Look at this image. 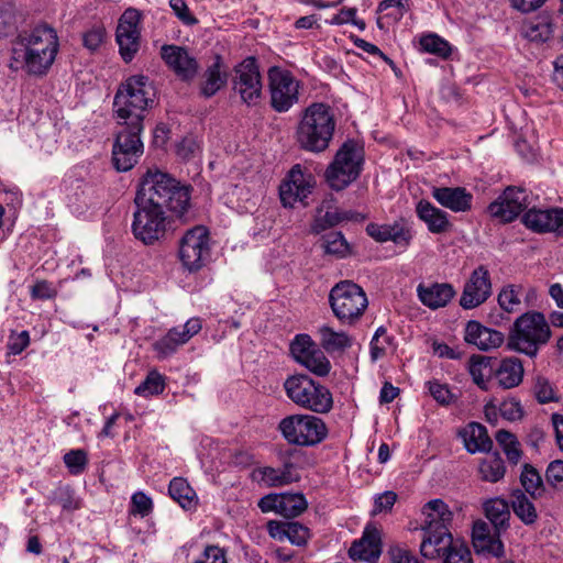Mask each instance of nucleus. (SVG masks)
<instances>
[{
    "label": "nucleus",
    "instance_id": "f257e3e1",
    "mask_svg": "<svg viewBox=\"0 0 563 563\" xmlns=\"http://www.w3.org/2000/svg\"><path fill=\"white\" fill-rule=\"evenodd\" d=\"M58 52L56 31L37 25L30 32L20 33L12 42L9 67L16 71L24 68L27 74L43 76L53 65Z\"/></svg>",
    "mask_w": 563,
    "mask_h": 563
},
{
    "label": "nucleus",
    "instance_id": "f03ea898",
    "mask_svg": "<svg viewBox=\"0 0 563 563\" xmlns=\"http://www.w3.org/2000/svg\"><path fill=\"white\" fill-rule=\"evenodd\" d=\"M190 191V186L181 185L169 174L148 169L135 196L144 203L181 217L189 208Z\"/></svg>",
    "mask_w": 563,
    "mask_h": 563
},
{
    "label": "nucleus",
    "instance_id": "7ed1b4c3",
    "mask_svg": "<svg viewBox=\"0 0 563 563\" xmlns=\"http://www.w3.org/2000/svg\"><path fill=\"white\" fill-rule=\"evenodd\" d=\"M336 118L332 108L324 102H312L302 112L295 137L300 150L323 153L334 137Z\"/></svg>",
    "mask_w": 563,
    "mask_h": 563
},
{
    "label": "nucleus",
    "instance_id": "20e7f679",
    "mask_svg": "<svg viewBox=\"0 0 563 563\" xmlns=\"http://www.w3.org/2000/svg\"><path fill=\"white\" fill-rule=\"evenodd\" d=\"M154 88L148 77L135 75L120 85L113 100L119 124L143 131L145 113L154 102Z\"/></svg>",
    "mask_w": 563,
    "mask_h": 563
},
{
    "label": "nucleus",
    "instance_id": "39448f33",
    "mask_svg": "<svg viewBox=\"0 0 563 563\" xmlns=\"http://www.w3.org/2000/svg\"><path fill=\"white\" fill-rule=\"evenodd\" d=\"M551 335L550 323L544 314L538 311H528L515 320L507 339V347L534 358L539 351L549 343Z\"/></svg>",
    "mask_w": 563,
    "mask_h": 563
},
{
    "label": "nucleus",
    "instance_id": "423d86ee",
    "mask_svg": "<svg viewBox=\"0 0 563 563\" xmlns=\"http://www.w3.org/2000/svg\"><path fill=\"white\" fill-rule=\"evenodd\" d=\"M283 387L287 397L302 409L316 413H328L333 407L329 388L306 374L287 377Z\"/></svg>",
    "mask_w": 563,
    "mask_h": 563
},
{
    "label": "nucleus",
    "instance_id": "0eeeda50",
    "mask_svg": "<svg viewBox=\"0 0 563 563\" xmlns=\"http://www.w3.org/2000/svg\"><path fill=\"white\" fill-rule=\"evenodd\" d=\"M363 162V145L355 140H346L325 170V179L329 186L336 191L346 188L360 176Z\"/></svg>",
    "mask_w": 563,
    "mask_h": 563
},
{
    "label": "nucleus",
    "instance_id": "6e6552de",
    "mask_svg": "<svg viewBox=\"0 0 563 563\" xmlns=\"http://www.w3.org/2000/svg\"><path fill=\"white\" fill-rule=\"evenodd\" d=\"M329 302L334 316L346 324L360 320L368 306L365 291L352 280L335 284L330 290Z\"/></svg>",
    "mask_w": 563,
    "mask_h": 563
},
{
    "label": "nucleus",
    "instance_id": "1a4fd4ad",
    "mask_svg": "<svg viewBox=\"0 0 563 563\" xmlns=\"http://www.w3.org/2000/svg\"><path fill=\"white\" fill-rule=\"evenodd\" d=\"M278 431L287 443L298 446H313L328 435L324 421L312 415H290L278 423Z\"/></svg>",
    "mask_w": 563,
    "mask_h": 563
},
{
    "label": "nucleus",
    "instance_id": "9d476101",
    "mask_svg": "<svg viewBox=\"0 0 563 563\" xmlns=\"http://www.w3.org/2000/svg\"><path fill=\"white\" fill-rule=\"evenodd\" d=\"M178 258L188 273L202 269L211 258L209 231L203 225L188 229L178 242Z\"/></svg>",
    "mask_w": 563,
    "mask_h": 563
},
{
    "label": "nucleus",
    "instance_id": "9b49d317",
    "mask_svg": "<svg viewBox=\"0 0 563 563\" xmlns=\"http://www.w3.org/2000/svg\"><path fill=\"white\" fill-rule=\"evenodd\" d=\"M136 210L133 214L132 231L134 236L146 245H152L163 239L167 231L166 211L154 206L143 203L139 197L134 198Z\"/></svg>",
    "mask_w": 563,
    "mask_h": 563
},
{
    "label": "nucleus",
    "instance_id": "f8f14e48",
    "mask_svg": "<svg viewBox=\"0 0 563 563\" xmlns=\"http://www.w3.org/2000/svg\"><path fill=\"white\" fill-rule=\"evenodd\" d=\"M231 85L243 103L253 107L260 102L263 84L255 57H246L233 67Z\"/></svg>",
    "mask_w": 563,
    "mask_h": 563
},
{
    "label": "nucleus",
    "instance_id": "ddd939ff",
    "mask_svg": "<svg viewBox=\"0 0 563 563\" xmlns=\"http://www.w3.org/2000/svg\"><path fill=\"white\" fill-rule=\"evenodd\" d=\"M422 514L424 521L421 525L423 531V538L420 545V551H428L431 549V543L440 540L443 541V537L450 534L449 525L452 521L453 514L449 509L448 505L441 499H433L423 506Z\"/></svg>",
    "mask_w": 563,
    "mask_h": 563
},
{
    "label": "nucleus",
    "instance_id": "4468645a",
    "mask_svg": "<svg viewBox=\"0 0 563 563\" xmlns=\"http://www.w3.org/2000/svg\"><path fill=\"white\" fill-rule=\"evenodd\" d=\"M119 125L121 129L118 131L113 143L112 163L118 172H128L137 164L143 154L142 131L125 124Z\"/></svg>",
    "mask_w": 563,
    "mask_h": 563
},
{
    "label": "nucleus",
    "instance_id": "2eb2a0df",
    "mask_svg": "<svg viewBox=\"0 0 563 563\" xmlns=\"http://www.w3.org/2000/svg\"><path fill=\"white\" fill-rule=\"evenodd\" d=\"M316 180L311 173L302 169L300 164L290 168L279 186V197L284 207L294 208L297 202L308 206V197L314 188Z\"/></svg>",
    "mask_w": 563,
    "mask_h": 563
},
{
    "label": "nucleus",
    "instance_id": "dca6fc26",
    "mask_svg": "<svg viewBox=\"0 0 563 563\" xmlns=\"http://www.w3.org/2000/svg\"><path fill=\"white\" fill-rule=\"evenodd\" d=\"M141 19V12L134 8L126 9L119 19L115 41L120 56L125 63H130L140 49Z\"/></svg>",
    "mask_w": 563,
    "mask_h": 563
},
{
    "label": "nucleus",
    "instance_id": "f3484780",
    "mask_svg": "<svg viewBox=\"0 0 563 563\" xmlns=\"http://www.w3.org/2000/svg\"><path fill=\"white\" fill-rule=\"evenodd\" d=\"M271 106L276 112H287L299 100V81L289 71L271 69Z\"/></svg>",
    "mask_w": 563,
    "mask_h": 563
},
{
    "label": "nucleus",
    "instance_id": "a211bd4d",
    "mask_svg": "<svg viewBox=\"0 0 563 563\" xmlns=\"http://www.w3.org/2000/svg\"><path fill=\"white\" fill-rule=\"evenodd\" d=\"M529 205L527 190L521 187H507L487 210L501 222L514 221Z\"/></svg>",
    "mask_w": 563,
    "mask_h": 563
},
{
    "label": "nucleus",
    "instance_id": "6ab92c4d",
    "mask_svg": "<svg viewBox=\"0 0 563 563\" xmlns=\"http://www.w3.org/2000/svg\"><path fill=\"white\" fill-rule=\"evenodd\" d=\"M521 222L534 233H554L562 236L563 208L540 209L533 207L523 213Z\"/></svg>",
    "mask_w": 563,
    "mask_h": 563
},
{
    "label": "nucleus",
    "instance_id": "aec40b11",
    "mask_svg": "<svg viewBox=\"0 0 563 563\" xmlns=\"http://www.w3.org/2000/svg\"><path fill=\"white\" fill-rule=\"evenodd\" d=\"M492 295V282L488 269L481 265L475 268L464 285L460 305L473 309L484 303Z\"/></svg>",
    "mask_w": 563,
    "mask_h": 563
},
{
    "label": "nucleus",
    "instance_id": "412c9836",
    "mask_svg": "<svg viewBox=\"0 0 563 563\" xmlns=\"http://www.w3.org/2000/svg\"><path fill=\"white\" fill-rule=\"evenodd\" d=\"M443 541L440 540L431 543V549L420 551L422 556L427 559H442V563H473L472 553L467 544L460 540L453 539L452 534L443 537Z\"/></svg>",
    "mask_w": 563,
    "mask_h": 563
},
{
    "label": "nucleus",
    "instance_id": "4be33fe9",
    "mask_svg": "<svg viewBox=\"0 0 563 563\" xmlns=\"http://www.w3.org/2000/svg\"><path fill=\"white\" fill-rule=\"evenodd\" d=\"M161 55L167 66L183 80H192L199 70V64L189 52L177 45H163Z\"/></svg>",
    "mask_w": 563,
    "mask_h": 563
},
{
    "label": "nucleus",
    "instance_id": "5701e85b",
    "mask_svg": "<svg viewBox=\"0 0 563 563\" xmlns=\"http://www.w3.org/2000/svg\"><path fill=\"white\" fill-rule=\"evenodd\" d=\"M335 200L332 196L325 198L316 210L311 232L319 234L329 228H332L343 221L360 219V214L352 211H339L334 207Z\"/></svg>",
    "mask_w": 563,
    "mask_h": 563
},
{
    "label": "nucleus",
    "instance_id": "b1692460",
    "mask_svg": "<svg viewBox=\"0 0 563 563\" xmlns=\"http://www.w3.org/2000/svg\"><path fill=\"white\" fill-rule=\"evenodd\" d=\"M382 553L380 532L375 527L367 526L361 539L355 540L349 549L352 560L376 563Z\"/></svg>",
    "mask_w": 563,
    "mask_h": 563
},
{
    "label": "nucleus",
    "instance_id": "393cba45",
    "mask_svg": "<svg viewBox=\"0 0 563 563\" xmlns=\"http://www.w3.org/2000/svg\"><path fill=\"white\" fill-rule=\"evenodd\" d=\"M500 533L483 521L475 522L472 532L473 547L477 554L484 556L501 558L504 555V544L499 538Z\"/></svg>",
    "mask_w": 563,
    "mask_h": 563
},
{
    "label": "nucleus",
    "instance_id": "a878e982",
    "mask_svg": "<svg viewBox=\"0 0 563 563\" xmlns=\"http://www.w3.org/2000/svg\"><path fill=\"white\" fill-rule=\"evenodd\" d=\"M432 197L453 212H467L472 209L473 195L464 187H433Z\"/></svg>",
    "mask_w": 563,
    "mask_h": 563
},
{
    "label": "nucleus",
    "instance_id": "bb28decb",
    "mask_svg": "<svg viewBox=\"0 0 563 563\" xmlns=\"http://www.w3.org/2000/svg\"><path fill=\"white\" fill-rule=\"evenodd\" d=\"M253 479L266 487H279L299 479L291 462L284 463L283 467L263 466L253 471Z\"/></svg>",
    "mask_w": 563,
    "mask_h": 563
},
{
    "label": "nucleus",
    "instance_id": "cd10ccee",
    "mask_svg": "<svg viewBox=\"0 0 563 563\" xmlns=\"http://www.w3.org/2000/svg\"><path fill=\"white\" fill-rule=\"evenodd\" d=\"M464 339L479 350L487 351L500 346L504 342V334L472 320L466 324Z\"/></svg>",
    "mask_w": 563,
    "mask_h": 563
},
{
    "label": "nucleus",
    "instance_id": "c85d7f7f",
    "mask_svg": "<svg viewBox=\"0 0 563 563\" xmlns=\"http://www.w3.org/2000/svg\"><path fill=\"white\" fill-rule=\"evenodd\" d=\"M416 212L418 218L426 223L428 230L433 234L446 233L452 229L449 214L428 200H420L416 206Z\"/></svg>",
    "mask_w": 563,
    "mask_h": 563
},
{
    "label": "nucleus",
    "instance_id": "c756f323",
    "mask_svg": "<svg viewBox=\"0 0 563 563\" xmlns=\"http://www.w3.org/2000/svg\"><path fill=\"white\" fill-rule=\"evenodd\" d=\"M417 295L426 307L435 310L445 307L455 296V290L453 286L448 283H434L430 286L419 284Z\"/></svg>",
    "mask_w": 563,
    "mask_h": 563
},
{
    "label": "nucleus",
    "instance_id": "7c9ffc66",
    "mask_svg": "<svg viewBox=\"0 0 563 563\" xmlns=\"http://www.w3.org/2000/svg\"><path fill=\"white\" fill-rule=\"evenodd\" d=\"M229 75L224 68L222 57L217 55L213 63L203 73L200 82V95L205 98L213 97L228 82Z\"/></svg>",
    "mask_w": 563,
    "mask_h": 563
},
{
    "label": "nucleus",
    "instance_id": "2f4dec72",
    "mask_svg": "<svg viewBox=\"0 0 563 563\" xmlns=\"http://www.w3.org/2000/svg\"><path fill=\"white\" fill-rule=\"evenodd\" d=\"M522 35L530 42L544 43L554 33L553 18L549 13L538 14L522 23Z\"/></svg>",
    "mask_w": 563,
    "mask_h": 563
},
{
    "label": "nucleus",
    "instance_id": "473e14b6",
    "mask_svg": "<svg viewBox=\"0 0 563 563\" xmlns=\"http://www.w3.org/2000/svg\"><path fill=\"white\" fill-rule=\"evenodd\" d=\"M523 373L522 362L515 356L503 358L495 369L498 385L504 389H510L520 385Z\"/></svg>",
    "mask_w": 563,
    "mask_h": 563
},
{
    "label": "nucleus",
    "instance_id": "72a5a7b5",
    "mask_svg": "<svg viewBox=\"0 0 563 563\" xmlns=\"http://www.w3.org/2000/svg\"><path fill=\"white\" fill-rule=\"evenodd\" d=\"M532 499L533 498L520 488L512 489L510 494V507L514 514L526 526H532L539 519L538 510Z\"/></svg>",
    "mask_w": 563,
    "mask_h": 563
},
{
    "label": "nucleus",
    "instance_id": "f704fd0d",
    "mask_svg": "<svg viewBox=\"0 0 563 563\" xmlns=\"http://www.w3.org/2000/svg\"><path fill=\"white\" fill-rule=\"evenodd\" d=\"M510 501L504 498H492L484 504V510L487 519L494 527L497 533L505 531L509 527L510 519Z\"/></svg>",
    "mask_w": 563,
    "mask_h": 563
},
{
    "label": "nucleus",
    "instance_id": "c9c22d12",
    "mask_svg": "<svg viewBox=\"0 0 563 563\" xmlns=\"http://www.w3.org/2000/svg\"><path fill=\"white\" fill-rule=\"evenodd\" d=\"M464 442L470 453L488 452L493 446L487 429L478 422H471L467 426L464 433Z\"/></svg>",
    "mask_w": 563,
    "mask_h": 563
},
{
    "label": "nucleus",
    "instance_id": "e433bc0d",
    "mask_svg": "<svg viewBox=\"0 0 563 563\" xmlns=\"http://www.w3.org/2000/svg\"><path fill=\"white\" fill-rule=\"evenodd\" d=\"M169 496L184 509L190 510L197 506L196 492L183 477H175L170 481L168 487Z\"/></svg>",
    "mask_w": 563,
    "mask_h": 563
},
{
    "label": "nucleus",
    "instance_id": "4c0bfd02",
    "mask_svg": "<svg viewBox=\"0 0 563 563\" xmlns=\"http://www.w3.org/2000/svg\"><path fill=\"white\" fill-rule=\"evenodd\" d=\"M519 481L522 490L531 498L537 499L544 495L545 486L542 476L533 465L529 463L522 465Z\"/></svg>",
    "mask_w": 563,
    "mask_h": 563
},
{
    "label": "nucleus",
    "instance_id": "58836bf2",
    "mask_svg": "<svg viewBox=\"0 0 563 563\" xmlns=\"http://www.w3.org/2000/svg\"><path fill=\"white\" fill-rule=\"evenodd\" d=\"M321 346L328 352H336L349 349L352 338L345 332H335L332 328L323 325L319 330Z\"/></svg>",
    "mask_w": 563,
    "mask_h": 563
},
{
    "label": "nucleus",
    "instance_id": "ea45409f",
    "mask_svg": "<svg viewBox=\"0 0 563 563\" xmlns=\"http://www.w3.org/2000/svg\"><path fill=\"white\" fill-rule=\"evenodd\" d=\"M308 507L302 494H279V515L285 518L300 516Z\"/></svg>",
    "mask_w": 563,
    "mask_h": 563
},
{
    "label": "nucleus",
    "instance_id": "a19ab883",
    "mask_svg": "<svg viewBox=\"0 0 563 563\" xmlns=\"http://www.w3.org/2000/svg\"><path fill=\"white\" fill-rule=\"evenodd\" d=\"M496 441L501 446L509 463L517 464L520 461L522 451L515 434L506 430H499L496 433Z\"/></svg>",
    "mask_w": 563,
    "mask_h": 563
},
{
    "label": "nucleus",
    "instance_id": "79ce46f5",
    "mask_svg": "<svg viewBox=\"0 0 563 563\" xmlns=\"http://www.w3.org/2000/svg\"><path fill=\"white\" fill-rule=\"evenodd\" d=\"M506 467L499 455L485 459L479 465L481 477L485 482L497 483L504 478Z\"/></svg>",
    "mask_w": 563,
    "mask_h": 563
},
{
    "label": "nucleus",
    "instance_id": "37998d69",
    "mask_svg": "<svg viewBox=\"0 0 563 563\" xmlns=\"http://www.w3.org/2000/svg\"><path fill=\"white\" fill-rule=\"evenodd\" d=\"M493 373V368L489 365V358L484 356H473L470 362V374L473 382L483 390H487V380Z\"/></svg>",
    "mask_w": 563,
    "mask_h": 563
},
{
    "label": "nucleus",
    "instance_id": "c03bdc74",
    "mask_svg": "<svg viewBox=\"0 0 563 563\" xmlns=\"http://www.w3.org/2000/svg\"><path fill=\"white\" fill-rule=\"evenodd\" d=\"M325 254L336 257H345L350 253V246L341 232H330L322 236L321 244Z\"/></svg>",
    "mask_w": 563,
    "mask_h": 563
},
{
    "label": "nucleus",
    "instance_id": "a18cd8bd",
    "mask_svg": "<svg viewBox=\"0 0 563 563\" xmlns=\"http://www.w3.org/2000/svg\"><path fill=\"white\" fill-rule=\"evenodd\" d=\"M299 363L311 373L321 377L327 376L331 369L330 361L318 347L310 352L309 355L305 356Z\"/></svg>",
    "mask_w": 563,
    "mask_h": 563
},
{
    "label": "nucleus",
    "instance_id": "49530a36",
    "mask_svg": "<svg viewBox=\"0 0 563 563\" xmlns=\"http://www.w3.org/2000/svg\"><path fill=\"white\" fill-rule=\"evenodd\" d=\"M421 51L448 58L451 55L450 44L437 34H428L420 38Z\"/></svg>",
    "mask_w": 563,
    "mask_h": 563
},
{
    "label": "nucleus",
    "instance_id": "de8ad7c7",
    "mask_svg": "<svg viewBox=\"0 0 563 563\" xmlns=\"http://www.w3.org/2000/svg\"><path fill=\"white\" fill-rule=\"evenodd\" d=\"M184 335L181 334V328H173L170 329L165 336L159 339L154 343V350L161 355V356H167L170 355L176 351V349L185 344L186 342H180L181 338Z\"/></svg>",
    "mask_w": 563,
    "mask_h": 563
},
{
    "label": "nucleus",
    "instance_id": "09e8293b",
    "mask_svg": "<svg viewBox=\"0 0 563 563\" xmlns=\"http://www.w3.org/2000/svg\"><path fill=\"white\" fill-rule=\"evenodd\" d=\"M164 389V376L157 372H151L145 380L135 388L134 393L139 396L148 397L159 395Z\"/></svg>",
    "mask_w": 563,
    "mask_h": 563
},
{
    "label": "nucleus",
    "instance_id": "8fccbe9b",
    "mask_svg": "<svg viewBox=\"0 0 563 563\" xmlns=\"http://www.w3.org/2000/svg\"><path fill=\"white\" fill-rule=\"evenodd\" d=\"M63 460L70 474L79 475L88 465V453L82 449L70 450Z\"/></svg>",
    "mask_w": 563,
    "mask_h": 563
},
{
    "label": "nucleus",
    "instance_id": "3c124183",
    "mask_svg": "<svg viewBox=\"0 0 563 563\" xmlns=\"http://www.w3.org/2000/svg\"><path fill=\"white\" fill-rule=\"evenodd\" d=\"M498 303L507 312L517 311L521 305L520 289L514 285L505 286L498 294Z\"/></svg>",
    "mask_w": 563,
    "mask_h": 563
},
{
    "label": "nucleus",
    "instance_id": "603ef678",
    "mask_svg": "<svg viewBox=\"0 0 563 563\" xmlns=\"http://www.w3.org/2000/svg\"><path fill=\"white\" fill-rule=\"evenodd\" d=\"M317 349L311 338L307 334H298L290 344V353L294 358L299 363L305 356L309 355Z\"/></svg>",
    "mask_w": 563,
    "mask_h": 563
},
{
    "label": "nucleus",
    "instance_id": "864d4df0",
    "mask_svg": "<svg viewBox=\"0 0 563 563\" xmlns=\"http://www.w3.org/2000/svg\"><path fill=\"white\" fill-rule=\"evenodd\" d=\"M429 393L441 406H449L456 401L457 397L451 391L446 384L438 380L428 382Z\"/></svg>",
    "mask_w": 563,
    "mask_h": 563
},
{
    "label": "nucleus",
    "instance_id": "5fc2aeb1",
    "mask_svg": "<svg viewBox=\"0 0 563 563\" xmlns=\"http://www.w3.org/2000/svg\"><path fill=\"white\" fill-rule=\"evenodd\" d=\"M153 510V501L150 496L143 492H136L131 498L130 514L142 518L148 516Z\"/></svg>",
    "mask_w": 563,
    "mask_h": 563
},
{
    "label": "nucleus",
    "instance_id": "6e6d98bb",
    "mask_svg": "<svg viewBox=\"0 0 563 563\" xmlns=\"http://www.w3.org/2000/svg\"><path fill=\"white\" fill-rule=\"evenodd\" d=\"M533 393H534L537 400L540 404H547V402L558 400L556 394H555L551 383L549 382V379H547L543 376H538L536 378V382L533 385Z\"/></svg>",
    "mask_w": 563,
    "mask_h": 563
},
{
    "label": "nucleus",
    "instance_id": "4d7b16f0",
    "mask_svg": "<svg viewBox=\"0 0 563 563\" xmlns=\"http://www.w3.org/2000/svg\"><path fill=\"white\" fill-rule=\"evenodd\" d=\"M286 539L290 543L301 547L305 545L310 537L309 529L297 521L286 522Z\"/></svg>",
    "mask_w": 563,
    "mask_h": 563
},
{
    "label": "nucleus",
    "instance_id": "13d9d810",
    "mask_svg": "<svg viewBox=\"0 0 563 563\" xmlns=\"http://www.w3.org/2000/svg\"><path fill=\"white\" fill-rule=\"evenodd\" d=\"M387 233V241H391L402 247H407L412 239L410 230L398 222L389 224Z\"/></svg>",
    "mask_w": 563,
    "mask_h": 563
},
{
    "label": "nucleus",
    "instance_id": "bf43d9fd",
    "mask_svg": "<svg viewBox=\"0 0 563 563\" xmlns=\"http://www.w3.org/2000/svg\"><path fill=\"white\" fill-rule=\"evenodd\" d=\"M545 481L553 488L563 487V461H552L545 471Z\"/></svg>",
    "mask_w": 563,
    "mask_h": 563
},
{
    "label": "nucleus",
    "instance_id": "052dcab7",
    "mask_svg": "<svg viewBox=\"0 0 563 563\" xmlns=\"http://www.w3.org/2000/svg\"><path fill=\"white\" fill-rule=\"evenodd\" d=\"M388 555L391 563H423L409 549L400 545H391Z\"/></svg>",
    "mask_w": 563,
    "mask_h": 563
},
{
    "label": "nucleus",
    "instance_id": "680f3d73",
    "mask_svg": "<svg viewBox=\"0 0 563 563\" xmlns=\"http://www.w3.org/2000/svg\"><path fill=\"white\" fill-rule=\"evenodd\" d=\"M106 36V30L103 26L98 25L88 30L82 35L84 46L90 51H96L102 44Z\"/></svg>",
    "mask_w": 563,
    "mask_h": 563
},
{
    "label": "nucleus",
    "instance_id": "e2e57ef3",
    "mask_svg": "<svg viewBox=\"0 0 563 563\" xmlns=\"http://www.w3.org/2000/svg\"><path fill=\"white\" fill-rule=\"evenodd\" d=\"M499 411L501 417L509 421L519 420L523 415L520 402L516 399L503 401L499 406Z\"/></svg>",
    "mask_w": 563,
    "mask_h": 563
},
{
    "label": "nucleus",
    "instance_id": "0e129e2a",
    "mask_svg": "<svg viewBox=\"0 0 563 563\" xmlns=\"http://www.w3.org/2000/svg\"><path fill=\"white\" fill-rule=\"evenodd\" d=\"M169 5L183 23L187 25L198 23V20L190 13L185 0H169Z\"/></svg>",
    "mask_w": 563,
    "mask_h": 563
},
{
    "label": "nucleus",
    "instance_id": "69168bd1",
    "mask_svg": "<svg viewBox=\"0 0 563 563\" xmlns=\"http://www.w3.org/2000/svg\"><path fill=\"white\" fill-rule=\"evenodd\" d=\"M396 500L397 494L391 490H387L383 494L377 495L374 500V509L372 511V515H377L383 511L391 510Z\"/></svg>",
    "mask_w": 563,
    "mask_h": 563
},
{
    "label": "nucleus",
    "instance_id": "338daca9",
    "mask_svg": "<svg viewBox=\"0 0 563 563\" xmlns=\"http://www.w3.org/2000/svg\"><path fill=\"white\" fill-rule=\"evenodd\" d=\"M195 563H228L225 551L217 545L206 547L201 558Z\"/></svg>",
    "mask_w": 563,
    "mask_h": 563
},
{
    "label": "nucleus",
    "instance_id": "774afa93",
    "mask_svg": "<svg viewBox=\"0 0 563 563\" xmlns=\"http://www.w3.org/2000/svg\"><path fill=\"white\" fill-rule=\"evenodd\" d=\"M56 296V290L52 287V284L47 280H38L31 288V297L33 299H51Z\"/></svg>",
    "mask_w": 563,
    "mask_h": 563
}]
</instances>
